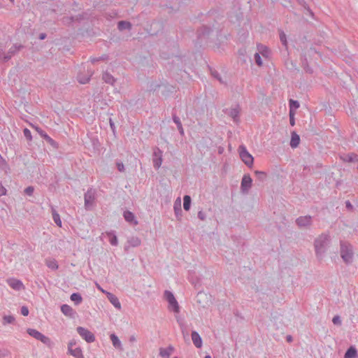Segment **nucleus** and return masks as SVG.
Wrapping results in <instances>:
<instances>
[{
	"label": "nucleus",
	"instance_id": "1",
	"mask_svg": "<svg viewBox=\"0 0 358 358\" xmlns=\"http://www.w3.org/2000/svg\"><path fill=\"white\" fill-rule=\"evenodd\" d=\"M330 243V236L328 234H320L314 241V248L316 257L322 259Z\"/></svg>",
	"mask_w": 358,
	"mask_h": 358
},
{
	"label": "nucleus",
	"instance_id": "2",
	"mask_svg": "<svg viewBox=\"0 0 358 358\" xmlns=\"http://www.w3.org/2000/svg\"><path fill=\"white\" fill-rule=\"evenodd\" d=\"M341 257L346 264H350L353 259V251L352 246L345 242L341 241Z\"/></svg>",
	"mask_w": 358,
	"mask_h": 358
},
{
	"label": "nucleus",
	"instance_id": "3",
	"mask_svg": "<svg viewBox=\"0 0 358 358\" xmlns=\"http://www.w3.org/2000/svg\"><path fill=\"white\" fill-rule=\"evenodd\" d=\"M23 46L22 45L14 44L8 50L7 52L2 48L0 49V62H6L11 59L17 52H19Z\"/></svg>",
	"mask_w": 358,
	"mask_h": 358
},
{
	"label": "nucleus",
	"instance_id": "4",
	"mask_svg": "<svg viewBox=\"0 0 358 358\" xmlns=\"http://www.w3.org/2000/svg\"><path fill=\"white\" fill-rule=\"evenodd\" d=\"M164 297L169 303V310L178 313L180 312V306L173 294L170 291L166 290L164 292Z\"/></svg>",
	"mask_w": 358,
	"mask_h": 358
},
{
	"label": "nucleus",
	"instance_id": "5",
	"mask_svg": "<svg viewBox=\"0 0 358 358\" xmlns=\"http://www.w3.org/2000/svg\"><path fill=\"white\" fill-rule=\"evenodd\" d=\"M239 155L241 160L244 162V164L248 167H251L253 165L254 158L248 152L246 148L244 145H240L238 148Z\"/></svg>",
	"mask_w": 358,
	"mask_h": 358
},
{
	"label": "nucleus",
	"instance_id": "6",
	"mask_svg": "<svg viewBox=\"0 0 358 358\" xmlns=\"http://www.w3.org/2000/svg\"><path fill=\"white\" fill-rule=\"evenodd\" d=\"M27 332L29 336L36 338V340L41 341L45 345H49L50 343V339L36 329L29 328L27 329Z\"/></svg>",
	"mask_w": 358,
	"mask_h": 358
},
{
	"label": "nucleus",
	"instance_id": "7",
	"mask_svg": "<svg viewBox=\"0 0 358 358\" xmlns=\"http://www.w3.org/2000/svg\"><path fill=\"white\" fill-rule=\"evenodd\" d=\"M76 345L75 340H71L68 344V352L75 358H84L82 350L80 347H73Z\"/></svg>",
	"mask_w": 358,
	"mask_h": 358
},
{
	"label": "nucleus",
	"instance_id": "8",
	"mask_svg": "<svg viewBox=\"0 0 358 358\" xmlns=\"http://www.w3.org/2000/svg\"><path fill=\"white\" fill-rule=\"evenodd\" d=\"M77 331L79 334V335L85 340L87 343H93L95 341V336L88 329L82 327H78L77 328Z\"/></svg>",
	"mask_w": 358,
	"mask_h": 358
},
{
	"label": "nucleus",
	"instance_id": "9",
	"mask_svg": "<svg viewBox=\"0 0 358 358\" xmlns=\"http://www.w3.org/2000/svg\"><path fill=\"white\" fill-rule=\"evenodd\" d=\"M295 222L299 228H308L312 225L313 220L310 215L300 216Z\"/></svg>",
	"mask_w": 358,
	"mask_h": 358
},
{
	"label": "nucleus",
	"instance_id": "10",
	"mask_svg": "<svg viewBox=\"0 0 358 358\" xmlns=\"http://www.w3.org/2000/svg\"><path fill=\"white\" fill-rule=\"evenodd\" d=\"M84 199L85 208L90 209L95 200V190L92 189H88L85 194Z\"/></svg>",
	"mask_w": 358,
	"mask_h": 358
},
{
	"label": "nucleus",
	"instance_id": "11",
	"mask_svg": "<svg viewBox=\"0 0 358 358\" xmlns=\"http://www.w3.org/2000/svg\"><path fill=\"white\" fill-rule=\"evenodd\" d=\"M152 162L155 169H158L162 165V151L158 148H156L154 150Z\"/></svg>",
	"mask_w": 358,
	"mask_h": 358
},
{
	"label": "nucleus",
	"instance_id": "12",
	"mask_svg": "<svg viewBox=\"0 0 358 358\" xmlns=\"http://www.w3.org/2000/svg\"><path fill=\"white\" fill-rule=\"evenodd\" d=\"M252 180L250 175H244L241 184V189L243 193H248L252 187Z\"/></svg>",
	"mask_w": 358,
	"mask_h": 358
},
{
	"label": "nucleus",
	"instance_id": "13",
	"mask_svg": "<svg viewBox=\"0 0 358 358\" xmlns=\"http://www.w3.org/2000/svg\"><path fill=\"white\" fill-rule=\"evenodd\" d=\"M8 285L13 289L20 291L24 289L22 282L15 278H9L7 280Z\"/></svg>",
	"mask_w": 358,
	"mask_h": 358
},
{
	"label": "nucleus",
	"instance_id": "14",
	"mask_svg": "<svg viewBox=\"0 0 358 358\" xmlns=\"http://www.w3.org/2000/svg\"><path fill=\"white\" fill-rule=\"evenodd\" d=\"M174 348L172 345H169L166 348H159V355L163 358H170L171 355L173 352Z\"/></svg>",
	"mask_w": 358,
	"mask_h": 358
},
{
	"label": "nucleus",
	"instance_id": "15",
	"mask_svg": "<svg viewBox=\"0 0 358 358\" xmlns=\"http://www.w3.org/2000/svg\"><path fill=\"white\" fill-rule=\"evenodd\" d=\"M92 71H89L87 72V74L85 76L83 75L82 73H79L77 76V80L80 84H86L90 81V78L92 77Z\"/></svg>",
	"mask_w": 358,
	"mask_h": 358
},
{
	"label": "nucleus",
	"instance_id": "16",
	"mask_svg": "<svg viewBox=\"0 0 358 358\" xmlns=\"http://www.w3.org/2000/svg\"><path fill=\"white\" fill-rule=\"evenodd\" d=\"M106 296L110 302L117 309L121 308V304L117 297L110 292H106Z\"/></svg>",
	"mask_w": 358,
	"mask_h": 358
},
{
	"label": "nucleus",
	"instance_id": "17",
	"mask_svg": "<svg viewBox=\"0 0 358 358\" xmlns=\"http://www.w3.org/2000/svg\"><path fill=\"white\" fill-rule=\"evenodd\" d=\"M192 340L194 343V345L198 348H200L202 346V339L200 336V335L195 331H193L192 332Z\"/></svg>",
	"mask_w": 358,
	"mask_h": 358
},
{
	"label": "nucleus",
	"instance_id": "18",
	"mask_svg": "<svg viewBox=\"0 0 358 358\" xmlns=\"http://www.w3.org/2000/svg\"><path fill=\"white\" fill-rule=\"evenodd\" d=\"M176 216L178 220H180L182 216V210L180 206V199L178 198L174 203L173 206Z\"/></svg>",
	"mask_w": 358,
	"mask_h": 358
},
{
	"label": "nucleus",
	"instance_id": "19",
	"mask_svg": "<svg viewBox=\"0 0 358 358\" xmlns=\"http://www.w3.org/2000/svg\"><path fill=\"white\" fill-rule=\"evenodd\" d=\"M123 216L127 222L134 223V224H138V222L135 220V216L133 213L129 210L124 211Z\"/></svg>",
	"mask_w": 358,
	"mask_h": 358
},
{
	"label": "nucleus",
	"instance_id": "20",
	"mask_svg": "<svg viewBox=\"0 0 358 358\" xmlns=\"http://www.w3.org/2000/svg\"><path fill=\"white\" fill-rule=\"evenodd\" d=\"M61 311L66 316L71 317H73V315L74 314V311H73V308L67 304H64L61 306Z\"/></svg>",
	"mask_w": 358,
	"mask_h": 358
},
{
	"label": "nucleus",
	"instance_id": "21",
	"mask_svg": "<svg viewBox=\"0 0 358 358\" xmlns=\"http://www.w3.org/2000/svg\"><path fill=\"white\" fill-rule=\"evenodd\" d=\"M102 79L105 83L113 85L116 81V79L109 73L104 72L102 76Z\"/></svg>",
	"mask_w": 358,
	"mask_h": 358
},
{
	"label": "nucleus",
	"instance_id": "22",
	"mask_svg": "<svg viewBox=\"0 0 358 358\" xmlns=\"http://www.w3.org/2000/svg\"><path fill=\"white\" fill-rule=\"evenodd\" d=\"M299 143H300L299 136L296 133L292 132L291 141H290V146L292 148H295L298 147V145H299Z\"/></svg>",
	"mask_w": 358,
	"mask_h": 358
},
{
	"label": "nucleus",
	"instance_id": "23",
	"mask_svg": "<svg viewBox=\"0 0 358 358\" xmlns=\"http://www.w3.org/2000/svg\"><path fill=\"white\" fill-rule=\"evenodd\" d=\"M240 110L238 107H236L234 108L230 109L229 112V115L234 120L235 122H238V117H239Z\"/></svg>",
	"mask_w": 358,
	"mask_h": 358
},
{
	"label": "nucleus",
	"instance_id": "24",
	"mask_svg": "<svg viewBox=\"0 0 358 358\" xmlns=\"http://www.w3.org/2000/svg\"><path fill=\"white\" fill-rule=\"evenodd\" d=\"M343 162H352L358 161V155L355 153L348 154L343 157H341Z\"/></svg>",
	"mask_w": 358,
	"mask_h": 358
},
{
	"label": "nucleus",
	"instance_id": "25",
	"mask_svg": "<svg viewBox=\"0 0 358 358\" xmlns=\"http://www.w3.org/2000/svg\"><path fill=\"white\" fill-rule=\"evenodd\" d=\"M357 352L355 347H350L345 353L344 358H354L357 357Z\"/></svg>",
	"mask_w": 358,
	"mask_h": 358
},
{
	"label": "nucleus",
	"instance_id": "26",
	"mask_svg": "<svg viewBox=\"0 0 358 358\" xmlns=\"http://www.w3.org/2000/svg\"><path fill=\"white\" fill-rule=\"evenodd\" d=\"M173 121L176 123L177 125V128L180 134L183 136L184 135V129L182 128V123L180 122V118L176 115H173Z\"/></svg>",
	"mask_w": 358,
	"mask_h": 358
},
{
	"label": "nucleus",
	"instance_id": "27",
	"mask_svg": "<svg viewBox=\"0 0 358 358\" xmlns=\"http://www.w3.org/2000/svg\"><path fill=\"white\" fill-rule=\"evenodd\" d=\"M45 264L48 268H50L52 270H57L58 268L57 262L55 259H52V258L46 259Z\"/></svg>",
	"mask_w": 358,
	"mask_h": 358
},
{
	"label": "nucleus",
	"instance_id": "28",
	"mask_svg": "<svg viewBox=\"0 0 358 358\" xmlns=\"http://www.w3.org/2000/svg\"><path fill=\"white\" fill-rule=\"evenodd\" d=\"M113 345L117 349H122V344L118 337L115 334H112L110 336Z\"/></svg>",
	"mask_w": 358,
	"mask_h": 358
},
{
	"label": "nucleus",
	"instance_id": "29",
	"mask_svg": "<svg viewBox=\"0 0 358 358\" xmlns=\"http://www.w3.org/2000/svg\"><path fill=\"white\" fill-rule=\"evenodd\" d=\"M117 28L120 31L130 30L131 29V24L127 21H120L117 24Z\"/></svg>",
	"mask_w": 358,
	"mask_h": 358
},
{
	"label": "nucleus",
	"instance_id": "30",
	"mask_svg": "<svg viewBox=\"0 0 358 358\" xmlns=\"http://www.w3.org/2000/svg\"><path fill=\"white\" fill-rule=\"evenodd\" d=\"M127 243L131 247H138L141 245V241L139 238L133 236L128 239Z\"/></svg>",
	"mask_w": 358,
	"mask_h": 358
},
{
	"label": "nucleus",
	"instance_id": "31",
	"mask_svg": "<svg viewBox=\"0 0 358 358\" xmlns=\"http://www.w3.org/2000/svg\"><path fill=\"white\" fill-rule=\"evenodd\" d=\"M70 299L75 303L76 305L80 304L83 301V298L79 293H73L71 295Z\"/></svg>",
	"mask_w": 358,
	"mask_h": 358
},
{
	"label": "nucleus",
	"instance_id": "32",
	"mask_svg": "<svg viewBox=\"0 0 358 358\" xmlns=\"http://www.w3.org/2000/svg\"><path fill=\"white\" fill-rule=\"evenodd\" d=\"M52 219L58 227H62V221L59 215L54 209L52 210Z\"/></svg>",
	"mask_w": 358,
	"mask_h": 358
},
{
	"label": "nucleus",
	"instance_id": "33",
	"mask_svg": "<svg viewBox=\"0 0 358 358\" xmlns=\"http://www.w3.org/2000/svg\"><path fill=\"white\" fill-rule=\"evenodd\" d=\"M191 206V197L189 195H185L183 197V208L185 210H189Z\"/></svg>",
	"mask_w": 358,
	"mask_h": 358
},
{
	"label": "nucleus",
	"instance_id": "34",
	"mask_svg": "<svg viewBox=\"0 0 358 358\" xmlns=\"http://www.w3.org/2000/svg\"><path fill=\"white\" fill-rule=\"evenodd\" d=\"M258 50H259V54L261 53L264 57H268L269 50L268 49L267 47H266L263 45H258Z\"/></svg>",
	"mask_w": 358,
	"mask_h": 358
},
{
	"label": "nucleus",
	"instance_id": "35",
	"mask_svg": "<svg viewBox=\"0 0 358 358\" xmlns=\"http://www.w3.org/2000/svg\"><path fill=\"white\" fill-rule=\"evenodd\" d=\"M15 322V317L13 315H4L3 317V324L6 325L8 324H13Z\"/></svg>",
	"mask_w": 358,
	"mask_h": 358
},
{
	"label": "nucleus",
	"instance_id": "36",
	"mask_svg": "<svg viewBox=\"0 0 358 358\" xmlns=\"http://www.w3.org/2000/svg\"><path fill=\"white\" fill-rule=\"evenodd\" d=\"M109 236V242L112 245H117V236L112 232L108 234Z\"/></svg>",
	"mask_w": 358,
	"mask_h": 358
},
{
	"label": "nucleus",
	"instance_id": "37",
	"mask_svg": "<svg viewBox=\"0 0 358 358\" xmlns=\"http://www.w3.org/2000/svg\"><path fill=\"white\" fill-rule=\"evenodd\" d=\"M255 174L260 181H264L266 178V173L264 171H255Z\"/></svg>",
	"mask_w": 358,
	"mask_h": 358
},
{
	"label": "nucleus",
	"instance_id": "38",
	"mask_svg": "<svg viewBox=\"0 0 358 358\" xmlns=\"http://www.w3.org/2000/svg\"><path fill=\"white\" fill-rule=\"evenodd\" d=\"M78 20V17H73V16H71V17H64L62 19V22L65 24H70L73 22H74L75 20Z\"/></svg>",
	"mask_w": 358,
	"mask_h": 358
},
{
	"label": "nucleus",
	"instance_id": "39",
	"mask_svg": "<svg viewBox=\"0 0 358 358\" xmlns=\"http://www.w3.org/2000/svg\"><path fill=\"white\" fill-rule=\"evenodd\" d=\"M299 103L298 101H295L293 99L289 100V110H294V109H297L299 107Z\"/></svg>",
	"mask_w": 358,
	"mask_h": 358
},
{
	"label": "nucleus",
	"instance_id": "40",
	"mask_svg": "<svg viewBox=\"0 0 358 358\" xmlns=\"http://www.w3.org/2000/svg\"><path fill=\"white\" fill-rule=\"evenodd\" d=\"M106 59H108V56L106 55H103L99 57H92L90 59V61L92 62V64H94L96 62L104 61Z\"/></svg>",
	"mask_w": 358,
	"mask_h": 358
},
{
	"label": "nucleus",
	"instance_id": "41",
	"mask_svg": "<svg viewBox=\"0 0 358 358\" xmlns=\"http://www.w3.org/2000/svg\"><path fill=\"white\" fill-rule=\"evenodd\" d=\"M280 40L284 46H287V42L286 38V34L283 31L280 32Z\"/></svg>",
	"mask_w": 358,
	"mask_h": 358
},
{
	"label": "nucleus",
	"instance_id": "42",
	"mask_svg": "<svg viewBox=\"0 0 358 358\" xmlns=\"http://www.w3.org/2000/svg\"><path fill=\"white\" fill-rule=\"evenodd\" d=\"M204 298H207V295L205 293H203V292H199L197 296H196V299H197L196 301H197V303L201 304V301H203V299Z\"/></svg>",
	"mask_w": 358,
	"mask_h": 358
},
{
	"label": "nucleus",
	"instance_id": "43",
	"mask_svg": "<svg viewBox=\"0 0 358 358\" xmlns=\"http://www.w3.org/2000/svg\"><path fill=\"white\" fill-rule=\"evenodd\" d=\"M255 62L256 64L259 66H261L262 65V59H261V56H260V54L259 52H256L255 54Z\"/></svg>",
	"mask_w": 358,
	"mask_h": 358
},
{
	"label": "nucleus",
	"instance_id": "44",
	"mask_svg": "<svg viewBox=\"0 0 358 358\" xmlns=\"http://www.w3.org/2000/svg\"><path fill=\"white\" fill-rule=\"evenodd\" d=\"M289 123L292 126L295 124L294 111L292 110H289Z\"/></svg>",
	"mask_w": 358,
	"mask_h": 358
},
{
	"label": "nucleus",
	"instance_id": "45",
	"mask_svg": "<svg viewBox=\"0 0 358 358\" xmlns=\"http://www.w3.org/2000/svg\"><path fill=\"white\" fill-rule=\"evenodd\" d=\"M23 133H24V135L25 138L27 140L31 141L32 139L31 134V131H30L29 129H28L27 128H25L23 130Z\"/></svg>",
	"mask_w": 358,
	"mask_h": 358
},
{
	"label": "nucleus",
	"instance_id": "46",
	"mask_svg": "<svg viewBox=\"0 0 358 358\" xmlns=\"http://www.w3.org/2000/svg\"><path fill=\"white\" fill-rule=\"evenodd\" d=\"M34 188L32 186H29L24 189V193L28 196H31L34 193Z\"/></svg>",
	"mask_w": 358,
	"mask_h": 358
},
{
	"label": "nucleus",
	"instance_id": "47",
	"mask_svg": "<svg viewBox=\"0 0 358 358\" xmlns=\"http://www.w3.org/2000/svg\"><path fill=\"white\" fill-rule=\"evenodd\" d=\"M211 74H212V76H213L215 78L217 79V80H218L221 83H223V81H222V78H221V76H220V73H219L217 71H211Z\"/></svg>",
	"mask_w": 358,
	"mask_h": 358
},
{
	"label": "nucleus",
	"instance_id": "48",
	"mask_svg": "<svg viewBox=\"0 0 358 358\" xmlns=\"http://www.w3.org/2000/svg\"><path fill=\"white\" fill-rule=\"evenodd\" d=\"M36 130L38 132V134L44 140L46 139V136H49L44 131H43L41 129L38 127H36Z\"/></svg>",
	"mask_w": 358,
	"mask_h": 358
},
{
	"label": "nucleus",
	"instance_id": "49",
	"mask_svg": "<svg viewBox=\"0 0 358 358\" xmlns=\"http://www.w3.org/2000/svg\"><path fill=\"white\" fill-rule=\"evenodd\" d=\"M197 216H198V218L200 219L202 221H204L206 220V213L203 212V210L199 211L198 214H197Z\"/></svg>",
	"mask_w": 358,
	"mask_h": 358
},
{
	"label": "nucleus",
	"instance_id": "50",
	"mask_svg": "<svg viewBox=\"0 0 358 358\" xmlns=\"http://www.w3.org/2000/svg\"><path fill=\"white\" fill-rule=\"evenodd\" d=\"M332 322L334 324L341 325V320L338 315H336L333 317Z\"/></svg>",
	"mask_w": 358,
	"mask_h": 358
},
{
	"label": "nucleus",
	"instance_id": "51",
	"mask_svg": "<svg viewBox=\"0 0 358 358\" xmlns=\"http://www.w3.org/2000/svg\"><path fill=\"white\" fill-rule=\"evenodd\" d=\"M21 314L24 316H27L29 315V309L27 306H22L21 308Z\"/></svg>",
	"mask_w": 358,
	"mask_h": 358
},
{
	"label": "nucleus",
	"instance_id": "52",
	"mask_svg": "<svg viewBox=\"0 0 358 358\" xmlns=\"http://www.w3.org/2000/svg\"><path fill=\"white\" fill-rule=\"evenodd\" d=\"M117 168L120 172H123L124 171V166L122 162L117 163Z\"/></svg>",
	"mask_w": 358,
	"mask_h": 358
},
{
	"label": "nucleus",
	"instance_id": "53",
	"mask_svg": "<svg viewBox=\"0 0 358 358\" xmlns=\"http://www.w3.org/2000/svg\"><path fill=\"white\" fill-rule=\"evenodd\" d=\"M45 141L52 145H55L56 144L55 141L50 136H46Z\"/></svg>",
	"mask_w": 358,
	"mask_h": 358
},
{
	"label": "nucleus",
	"instance_id": "54",
	"mask_svg": "<svg viewBox=\"0 0 358 358\" xmlns=\"http://www.w3.org/2000/svg\"><path fill=\"white\" fill-rule=\"evenodd\" d=\"M47 35L45 33H41L39 34L38 38L41 40H44L46 38Z\"/></svg>",
	"mask_w": 358,
	"mask_h": 358
},
{
	"label": "nucleus",
	"instance_id": "55",
	"mask_svg": "<svg viewBox=\"0 0 358 358\" xmlns=\"http://www.w3.org/2000/svg\"><path fill=\"white\" fill-rule=\"evenodd\" d=\"M345 206H346V208H348V209H352V205L351 204V203L349 201H347L345 202Z\"/></svg>",
	"mask_w": 358,
	"mask_h": 358
},
{
	"label": "nucleus",
	"instance_id": "56",
	"mask_svg": "<svg viewBox=\"0 0 358 358\" xmlns=\"http://www.w3.org/2000/svg\"><path fill=\"white\" fill-rule=\"evenodd\" d=\"M136 341V337H135L134 336H131L129 337V342H130V343H134V342H135Z\"/></svg>",
	"mask_w": 358,
	"mask_h": 358
},
{
	"label": "nucleus",
	"instance_id": "57",
	"mask_svg": "<svg viewBox=\"0 0 358 358\" xmlns=\"http://www.w3.org/2000/svg\"><path fill=\"white\" fill-rule=\"evenodd\" d=\"M286 340L287 342L291 343L292 341V336L290 335L287 336Z\"/></svg>",
	"mask_w": 358,
	"mask_h": 358
},
{
	"label": "nucleus",
	"instance_id": "58",
	"mask_svg": "<svg viewBox=\"0 0 358 358\" xmlns=\"http://www.w3.org/2000/svg\"><path fill=\"white\" fill-rule=\"evenodd\" d=\"M110 125L111 128L114 127V123L112 122L111 120H110Z\"/></svg>",
	"mask_w": 358,
	"mask_h": 358
},
{
	"label": "nucleus",
	"instance_id": "59",
	"mask_svg": "<svg viewBox=\"0 0 358 358\" xmlns=\"http://www.w3.org/2000/svg\"><path fill=\"white\" fill-rule=\"evenodd\" d=\"M6 189H3V190H1V192H2V194H6Z\"/></svg>",
	"mask_w": 358,
	"mask_h": 358
},
{
	"label": "nucleus",
	"instance_id": "60",
	"mask_svg": "<svg viewBox=\"0 0 358 358\" xmlns=\"http://www.w3.org/2000/svg\"><path fill=\"white\" fill-rule=\"evenodd\" d=\"M204 358H211V357L210 355H206Z\"/></svg>",
	"mask_w": 358,
	"mask_h": 358
},
{
	"label": "nucleus",
	"instance_id": "61",
	"mask_svg": "<svg viewBox=\"0 0 358 358\" xmlns=\"http://www.w3.org/2000/svg\"><path fill=\"white\" fill-rule=\"evenodd\" d=\"M98 288L101 289L103 292H104V290L101 288V287L98 286Z\"/></svg>",
	"mask_w": 358,
	"mask_h": 358
},
{
	"label": "nucleus",
	"instance_id": "62",
	"mask_svg": "<svg viewBox=\"0 0 358 358\" xmlns=\"http://www.w3.org/2000/svg\"><path fill=\"white\" fill-rule=\"evenodd\" d=\"M10 1L13 3H14V0H10Z\"/></svg>",
	"mask_w": 358,
	"mask_h": 358
},
{
	"label": "nucleus",
	"instance_id": "63",
	"mask_svg": "<svg viewBox=\"0 0 358 358\" xmlns=\"http://www.w3.org/2000/svg\"><path fill=\"white\" fill-rule=\"evenodd\" d=\"M357 169H358V165H357Z\"/></svg>",
	"mask_w": 358,
	"mask_h": 358
}]
</instances>
